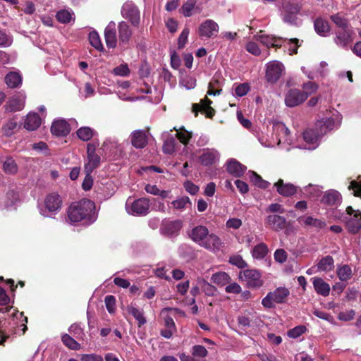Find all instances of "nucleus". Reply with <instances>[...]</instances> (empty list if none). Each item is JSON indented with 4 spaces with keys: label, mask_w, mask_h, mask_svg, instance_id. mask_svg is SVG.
Masks as SVG:
<instances>
[{
    "label": "nucleus",
    "mask_w": 361,
    "mask_h": 361,
    "mask_svg": "<svg viewBox=\"0 0 361 361\" xmlns=\"http://www.w3.org/2000/svg\"><path fill=\"white\" fill-rule=\"evenodd\" d=\"M67 221L71 224L82 222L86 226L93 224L97 218L94 202L87 199H82L71 204L67 210Z\"/></svg>",
    "instance_id": "f257e3e1"
},
{
    "label": "nucleus",
    "mask_w": 361,
    "mask_h": 361,
    "mask_svg": "<svg viewBox=\"0 0 361 361\" xmlns=\"http://www.w3.org/2000/svg\"><path fill=\"white\" fill-rule=\"evenodd\" d=\"M188 235L193 242L212 252H218L223 247L224 243L221 239L216 234L209 233L204 226H195Z\"/></svg>",
    "instance_id": "f03ea898"
},
{
    "label": "nucleus",
    "mask_w": 361,
    "mask_h": 361,
    "mask_svg": "<svg viewBox=\"0 0 361 361\" xmlns=\"http://www.w3.org/2000/svg\"><path fill=\"white\" fill-rule=\"evenodd\" d=\"M273 140L264 142L263 138H259L262 145L265 147H274L276 145L289 149L292 143L288 128L282 122L274 121L272 123Z\"/></svg>",
    "instance_id": "7ed1b4c3"
},
{
    "label": "nucleus",
    "mask_w": 361,
    "mask_h": 361,
    "mask_svg": "<svg viewBox=\"0 0 361 361\" xmlns=\"http://www.w3.org/2000/svg\"><path fill=\"white\" fill-rule=\"evenodd\" d=\"M273 140L264 142L263 138H259L262 145L265 147H274L276 145L289 149L292 143L288 128L282 122L274 121L272 123Z\"/></svg>",
    "instance_id": "20e7f679"
},
{
    "label": "nucleus",
    "mask_w": 361,
    "mask_h": 361,
    "mask_svg": "<svg viewBox=\"0 0 361 361\" xmlns=\"http://www.w3.org/2000/svg\"><path fill=\"white\" fill-rule=\"evenodd\" d=\"M62 206V199L57 193L46 195L44 201L38 204L39 214L44 217H51L59 212Z\"/></svg>",
    "instance_id": "39448f33"
},
{
    "label": "nucleus",
    "mask_w": 361,
    "mask_h": 361,
    "mask_svg": "<svg viewBox=\"0 0 361 361\" xmlns=\"http://www.w3.org/2000/svg\"><path fill=\"white\" fill-rule=\"evenodd\" d=\"M149 200L145 197L138 198L137 200L128 198L126 202V210L127 213L133 216H146L149 212Z\"/></svg>",
    "instance_id": "423d86ee"
},
{
    "label": "nucleus",
    "mask_w": 361,
    "mask_h": 361,
    "mask_svg": "<svg viewBox=\"0 0 361 361\" xmlns=\"http://www.w3.org/2000/svg\"><path fill=\"white\" fill-rule=\"evenodd\" d=\"M290 292L285 287L277 288L268 294L262 299V304L266 308H272L276 303H283L285 302Z\"/></svg>",
    "instance_id": "0eeeda50"
},
{
    "label": "nucleus",
    "mask_w": 361,
    "mask_h": 361,
    "mask_svg": "<svg viewBox=\"0 0 361 361\" xmlns=\"http://www.w3.org/2000/svg\"><path fill=\"white\" fill-rule=\"evenodd\" d=\"M342 115L336 110L332 112L329 118H322L316 123L317 128H319L322 134L325 135L328 132L337 129L341 126Z\"/></svg>",
    "instance_id": "6e6552de"
},
{
    "label": "nucleus",
    "mask_w": 361,
    "mask_h": 361,
    "mask_svg": "<svg viewBox=\"0 0 361 361\" xmlns=\"http://www.w3.org/2000/svg\"><path fill=\"white\" fill-rule=\"evenodd\" d=\"M346 214L348 215L345 220L348 231L353 234L361 233V213L349 206L346 208Z\"/></svg>",
    "instance_id": "1a4fd4ad"
},
{
    "label": "nucleus",
    "mask_w": 361,
    "mask_h": 361,
    "mask_svg": "<svg viewBox=\"0 0 361 361\" xmlns=\"http://www.w3.org/2000/svg\"><path fill=\"white\" fill-rule=\"evenodd\" d=\"M265 224L273 231H280L286 228V233L289 234L292 230L288 227L290 223H288L286 218L278 214H270L266 217Z\"/></svg>",
    "instance_id": "9d476101"
},
{
    "label": "nucleus",
    "mask_w": 361,
    "mask_h": 361,
    "mask_svg": "<svg viewBox=\"0 0 361 361\" xmlns=\"http://www.w3.org/2000/svg\"><path fill=\"white\" fill-rule=\"evenodd\" d=\"M284 66L278 61H273L267 64L266 79L270 83H275L284 72Z\"/></svg>",
    "instance_id": "9b49d317"
},
{
    "label": "nucleus",
    "mask_w": 361,
    "mask_h": 361,
    "mask_svg": "<svg viewBox=\"0 0 361 361\" xmlns=\"http://www.w3.org/2000/svg\"><path fill=\"white\" fill-rule=\"evenodd\" d=\"M121 14L123 18L130 20L132 25L137 26L140 23V11L133 1H127L124 3Z\"/></svg>",
    "instance_id": "f8f14e48"
},
{
    "label": "nucleus",
    "mask_w": 361,
    "mask_h": 361,
    "mask_svg": "<svg viewBox=\"0 0 361 361\" xmlns=\"http://www.w3.org/2000/svg\"><path fill=\"white\" fill-rule=\"evenodd\" d=\"M240 279L244 281L249 288H258L263 283L261 274L255 269H245L240 271Z\"/></svg>",
    "instance_id": "ddd939ff"
},
{
    "label": "nucleus",
    "mask_w": 361,
    "mask_h": 361,
    "mask_svg": "<svg viewBox=\"0 0 361 361\" xmlns=\"http://www.w3.org/2000/svg\"><path fill=\"white\" fill-rule=\"evenodd\" d=\"M306 100L302 90L297 88L290 89L285 94V104L288 107L298 106Z\"/></svg>",
    "instance_id": "4468645a"
},
{
    "label": "nucleus",
    "mask_w": 361,
    "mask_h": 361,
    "mask_svg": "<svg viewBox=\"0 0 361 361\" xmlns=\"http://www.w3.org/2000/svg\"><path fill=\"white\" fill-rule=\"evenodd\" d=\"M25 95L18 92L10 97L6 102L4 108L6 112H15L23 109L25 104Z\"/></svg>",
    "instance_id": "2eb2a0df"
},
{
    "label": "nucleus",
    "mask_w": 361,
    "mask_h": 361,
    "mask_svg": "<svg viewBox=\"0 0 361 361\" xmlns=\"http://www.w3.org/2000/svg\"><path fill=\"white\" fill-rule=\"evenodd\" d=\"M219 25L212 19H207L202 22L198 28L200 37L202 38H212L219 32Z\"/></svg>",
    "instance_id": "dca6fc26"
},
{
    "label": "nucleus",
    "mask_w": 361,
    "mask_h": 361,
    "mask_svg": "<svg viewBox=\"0 0 361 361\" xmlns=\"http://www.w3.org/2000/svg\"><path fill=\"white\" fill-rule=\"evenodd\" d=\"M334 42L337 46L342 48H346L353 40L354 31L353 28L347 27L336 32Z\"/></svg>",
    "instance_id": "f3484780"
},
{
    "label": "nucleus",
    "mask_w": 361,
    "mask_h": 361,
    "mask_svg": "<svg viewBox=\"0 0 361 361\" xmlns=\"http://www.w3.org/2000/svg\"><path fill=\"white\" fill-rule=\"evenodd\" d=\"M87 162L85 164L86 173H92L100 164V157L95 153L94 147L90 144L87 145Z\"/></svg>",
    "instance_id": "a211bd4d"
},
{
    "label": "nucleus",
    "mask_w": 361,
    "mask_h": 361,
    "mask_svg": "<svg viewBox=\"0 0 361 361\" xmlns=\"http://www.w3.org/2000/svg\"><path fill=\"white\" fill-rule=\"evenodd\" d=\"M70 130L71 128L68 122L61 118L54 121L51 127V133L58 137L66 136Z\"/></svg>",
    "instance_id": "6ab92c4d"
},
{
    "label": "nucleus",
    "mask_w": 361,
    "mask_h": 361,
    "mask_svg": "<svg viewBox=\"0 0 361 361\" xmlns=\"http://www.w3.org/2000/svg\"><path fill=\"white\" fill-rule=\"evenodd\" d=\"M279 195L283 197H290L297 192V186L290 183H284L283 180L279 179L274 185Z\"/></svg>",
    "instance_id": "aec40b11"
},
{
    "label": "nucleus",
    "mask_w": 361,
    "mask_h": 361,
    "mask_svg": "<svg viewBox=\"0 0 361 361\" xmlns=\"http://www.w3.org/2000/svg\"><path fill=\"white\" fill-rule=\"evenodd\" d=\"M324 135L322 134V132L319 128H317L315 126V128L314 129H307L303 133V138L304 140L313 146L310 147V149H315L318 145V141Z\"/></svg>",
    "instance_id": "412c9836"
},
{
    "label": "nucleus",
    "mask_w": 361,
    "mask_h": 361,
    "mask_svg": "<svg viewBox=\"0 0 361 361\" xmlns=\"http://www.w3.org/2000/svg\"><path fill=\"white\" fill-rule=\"evenodd\" d=\"M182 228V222L180 220L170 221L165 222L161 230V233L169 237L178 235Z\"/></svg>",
    "instance_id": "4be33fe9"
},
{
    "label": "nucleus",
    "mask_w": 361,
    "mask_h": 361,
    "mask_svg": "<svg viewBox=\"0 0 361 361\" xmlns=\"http://www.w3.org/2000/svg\"><path fill=\"white\" fill-rule=\"evenodd\" d=\"M104 37L106 46L109 48H114L117 44L116 25L111 21L105 28Z\"/></svg>",
    "instance_id": "5701e85b"
},
{
    "label": "nucleus",
    "mask_w": 361,
    "mask_h": 361,
    "mask_svg": "<svg viewBox=\"0 0 361 361\" xmlns=\"http://www.w3.org/2000/svg\"><path fill=\"white\" fill-rule=\"evenodd\" d=\"M42 118L35 112H30L25 118L23 127L27 130L33 131L37 130L41 125Z\"/></svg>",
    "instance_id": "b1692460"
},
{
    "label": "nucleus",
    "mask_w": 361,
    "mask_h": 361,
    "mask_svg": "<svg viewBox=\"0 0 361 361\" xmlns=\"http://www.w3.org/2000/svg\"><path fill=\"white\" fill-rule=\"evenodd\" d=\"M298 221L305 227L314 228L319 231L326 226V222L319 219L314 218L311 216H300Z\"/></svg>",
    "instance_id": "393cba45"
},
{
    "label": "nucleus",
    "mask_w": 361,
    "mask_h": 361,
    "mask_svg": "<svg viewBox=\"0 0 361 361\" xmlns=\"http://www.w3.org/2000/svg\"><path fill=\"white\" fill-rule=\"evenodd\" d=\"M132 145L137 149L143 148L147 144V136L144 130H136L130 135Z\"/></svg>",
    "instance_id": "a878e982"
},
{
    "label": "nucleus",
    "mask_w": 361,
    "mask_h": 361,
    "mask_svg": "<svg viewBox=\"0 0 361 361\" xmlns=\"http://www.w3.org/2000/svg\"><path fill=\"white\" fill-rule=\"evenodd\" d=\"M246 169L247 167L243 165L235 159H230L227 161L226 170L230 174L235 177L242 176Z\"/></svg>",
    "instance_id": "bb28decb"
},
{
    "label": "nucleus",
    "mask_w": 361,
    "mask_h": 361,
    "mask_svg": "<svg viewBox=\"0 0 361 361\" xmlns=\"http://www.w3.org/2000/svg\"><path fill=\"white\" fill-rule=\"evenodd\" d=\"M18 200V193L13 190H8L5 194L0 195V209L11 207Z\"/></svg>",
    "instance_id": "cd10ccee"
},
{
    "label": "nucleus",
    "mask_w": 361,
    "mask_h": 361,
    "mask_svg": "<svg viewBox=\"0 0 361 361\" xmlns=\"http://www.w3.org/2000/svg\"><path fill=\"white\" fill-rule=\"evenodd\" d=\"M56 18L62 24H73L75 20V15L71 8H63L56 12Z\"/></svg>",
    "instance_id": "c85d7f7f"
},
{
    "label": "nucleus",
    "mask_w": 361,
    "mask_h": 361,
    "mask_svg": "<svg viewBox=\"0 0 361 361\" xmlns=\"http://www.w3.org/2000/svg\"><path fill=\"white\" fill-rule=\"evenodd\" d=\"M219 158V153L218 151L212 149H207L200 157V161L204 166H210L215 164Z\"/></svg>",
    "instance_id": "c756f323"
},
{
    "label": "nucleus",
    "mask_w": 361,
    "mask_h": 361,
    "mask_svg": "<svg viewBox=\"0 0 361 361\" xmlns=\"http://www.w3.org/2000/svg\"><path fill=\"white\" fill-rule=\"evenodd\" d=\"M312 284L316 293L324 297L329 295L331 288L329 283H326L322 278L314 277L312 279Z\"/></svg>",
    "instance_id": "7c9ffc66"
},
{
    "label": "nucleus",
    "mask_w": 361,
    "mask_h": 361,
    "mask_svg": "<svg viewBox=\"0 0 361 361\" xmlns=\"http://www.w3.org/2000/svg\"><path fill=\"white\" fill-rule=\"evenodd\" d=\"M322 202L328 205H337L341 202V195L336 190H329L325 192Z\"/></svg>",
    "instance_id": "2f4dec72"
},
{
    "label": "nucleus",
    "mask_w": 361,
    "mask_h": 361,
    "mask_svg": "<svg viewBox=\"0 0 361 361\" xmlns=\"http://www.w3.org/2000/svg\"><path fill=\"white\" fill-rule=\"evenodd\" d=\"M118 29L120 43L123 44H127L132 35V32L128 24L125 21H121L118 25Z\"/></svg>",
    "instance_id": "473e14b6"
},
{
    "label": "nucleus",
    "mask_w": 361,
    "mask_h": 361,
    "mask_svg": "<svg viewBox=\"0 0 361 361\" xmlns=\"http://www.w3.org/2000/svg\"><path fill=\"white\" fill-rule=\"evenodd\" d=\"M102 149L106 154H114L121 151V145L115 138H107L103 142Z\"/></svg>",
    "instance_id": "72a5a7b5"
},
{
    "label": "nucleus",
    "mask_w": 361,
    "mask_h": 361,
    "mask_svg": "<svg viewBox=\"0 0 361 361\" xmlns=\"http://www.w3.org/2000/svg\"><path fill=\"white\" fill-rule=\"evenodd\" d=\"M212 103V101L206 97L201 100V104H193L192 111L195 113V116H197L198 111L201 109L204 110L208 116H212L214 113V109L210 106Z\"/></svg>",
    "instance_id": "f704fd0d"
},
{
    "label": "nucleus",
    "mask_w": 361,
    "mask_h": 361,
    "mask_svg": "<svg viewBox=\"0 0 361 361\" xmlns=\"http://www.w3.org/2000/svg\"><path fill=\"white\" fill-rule=\"evenodd\" d=\"M316 32L322 37H326L330 32V26L329 23L321 18H317L314 23Z\"/></svg>",
    "instance_id": "c9c22d12"
},
{
    "label": "nucleus",
    "mask_w": 361,
    "mask_h": 361,
    "mask_svg": "<svg viewBox=\"0 0 361 361\" xmlns=\"http://www.w3.org/2000/svg\"><path fill=\"white\" fill-rule=\"evenodd\" d=\"M255 37L257 40H259L262 44L267 46V47L281 46V39H276V37L270 35H256Z\"/></svg>",
    "instance_id": "e433bc0d"
},
{
    "label": "nucleus",
    "mask_w": 361,
    "mask_h": 361,
    "mask_svg": "<svg viewBox=\"0 0 361 361\" xmlns=\"http://www.w3.org/2000/svg\"><path fill=\"white\" fill-rule=\"evenodd\" d=\"M230 276L224 271H219L212 274L211 281L219 286H224L231 281Z\"/></svg>",
    "instance_id": "4c0bfd02"
},
{
    "label": "nucleus",
    "mask_w": 361,
    "mask_h": 361,
    "mask_svg": "<svg viewBox=\"0 0 361 361\" xmlns=\"http://www.w3.org/2000/svg\"><path fill=\"white\" fill-rule=\"evenodd\" d=\"M269 252V249L267 245L264 243H260L255 245L252 251L251 254L254 259H262Z\"/></svg>",
    "instance_id": "58836bf2"
},
{
    "label": "nucleus",
    "mask_w": 361,
    "mask_h": 361,
    "mask_svg": "<svg viewBox=\"0 0 361 361\" xmlns=\"http://www.w3.org/2000/svg\"><path fill=\"white\" fill-rule=\"evenodd\" d=\"M5 82L11 88L18 87L22 82V77L17 72H10L5 77Z\"/></svg>",
    "instance_id": "ea45409f"
},
{
    "label": "nucleus",
    "mask_w": 361,
    "mask_h": 361,
    "mask_svg": "<svg viewBox=\"0 0 361 361\" xmlns=\"http://www.w3.org/2000/svg\"><path fill=\"white\" fill-rule=\"evenodd\" d=\"M178 252L180 257L187 261L191 260L195 257L194 249L187 244L180 245L178 249Z\"/></svg>",
    "instance_id": "a19ab883"
},
{
    "label": "nucleus",
    "mask_w": 361,
    "mask_h": 361,
    "mask_svg": "<svg viewBox=\"0 0 361 361\" xmlns=\"http://www.w3.org/2000/svg\"><path fill=\"white\" fill-rule=\"evenodd\" d=\"M334 267V260L330 255L322 257L317 264V269L322 271H331Z\"/></svg>",
    "instance_id": "79ce46f5"
},
{
    "label": "nucleus",
    "mask_w": 361,
    "mask_h": 361,
    "mask_svg": "<svg viewBox=\"0 0 361 361\" xmlns=\"http://www.w3.org/2000/svg\"><path fill=\"white\" fill-rule=\"evenodd\" d=\"M336 274L341 281H347L352 277V269L348 264L338 265L336 269Z\"/></svg>",
    "instance_id": "37998d69"
},
{
    "label": "nucleus",
    "mask_w": 361,
    "mask_h": 361,
    "mask_svg": "<svg viewBox=\"0 0 361 361\" xmlns=\"http://www.w3.org/2000/svg\"><path fill=\"white\" fill-rule=\"evenodd\" d=\"M173 208L180 211H183L192 205L190 198L187 196L179 197L171 202Z\"/></svg>",
    "instance_id": "c03bdc74"
},
{
    "label": "nucleus",
    "mask_w": 361,
    "mask_h": 361,
    "mask_svg": "<svg viewBox=\"0 0 361 361\" xmlns=\"http://www.w3.org/2000/svg\"><path fill=\"white\" fill-rule=\"evenodd\" d=\"M176 311L177 309H173L171 307H166L164 308L161 312V317L164 319V326L166 328H171L172 329H176V324L173 318L169 314V312L171 311Z\"/></svg>",
    "instance_id": "a18cd8bd"
},
{
    "label": "nucleus",
    "mask_w": 361,
    "mask_h": 361,
    "mask_svg": "<svg viewBox=\"0 0 361 361\" xmlns=\"http://www.w3.org/2000/svg\"><path fill=\"white\" fill-rule=\"evenodd\" d=\"M197 0H186L180 8V13L185 17H190L196 8Z\"/></svg>",
    "instance_id": "49530a36"
},
{
    "label": "nucleus",
    "mask_w": 361,
    "mask_h": 361,
    "mask_svg": "<svg viewBox=\"0 0 361 361\" xmlns=\"http://www.w3.org/2000/svg\"><path fill=\"white\" fill-rule=\"evenodd\" d=\"M18 123L15 118L9 119L3 126L2 133L3 135L6 137H10L14 134L16 129L17 128Z\"/></svg>",
    "instance_id": "de8ad7c7"
},
{
    "label": "nucleus",
    "mask_w": 361,
    "mask_h": 361,
    "mask_svg": "<svg viewBox=\"0 0 361 361\" xmlns=\"http://www.w3.org/2000/svg\"><path fill=\"white\" fill-rule=\"evenodd\" d=\"M248 176L250 180L257 187L261 188H267L270 185V183L263 180L258 174L254 171H250Z\"/></svg>",
    "instance_id": "09e8293b"
},
{
    "label": "nucleus",
    "mask_w": 361,
    "mask_h": 361,
    "mask_svg": "<svg viewBox=\"0 0 361 361\" xmlns=\"http://www.w3.org/2000/svg\"><path fill=\"white\" fill-rule=\"evenodd\" d=\"M94 134V130L90 127H81L77 130V135L82 141H89Z\"/></svg>",
    "instance_id": "8fccbe9b"
},
{
    "label": "nucleus",
    "mask_w": 361,
    "mask_h": 361,
    "mask_svg": "<svg viewBox=\"0 0 361 361\" xmlns=\"http://www.w3.org/2000/svg\"><path fill=\"white\" fill-rule=\"evenodd\" d=\"M319 86L314 82L308 81L302 85V92L305 95L306 99L318 90Z\"/></svg>",
    "instance_id": "3c124183"
},
{
    "label": "nucleus",
    "mask_w": 361,
    "mask_h": 361,
    "mask_svg": "<svg viewBox=\"0 0 361 361\" xmlns=\"http://www.w3.org/2000/svg\"><path fill=\"white\" fill-rule=\"evenodd\" d=\"M173 130L177 131L176 137L180 142L184 145L188 143L189 140L192 137V132L186 130L183 126H181L179 129L174 127Z\"/></svg>",
    "instance_id": "603ef678"
},
{
    "label": "nucleus",
    "mask_w": 361,
    "mask_h": 361,
    "mask_svg": "<svg viewBox=\"0 0 361 361\" xmlns=\"http://www.w3.org/2000/svg\"><path fill=\"white\" fill-rule=\"evenodd\" d=\"M331 19L340 30L350 27L348 20L341 13L331 16Z\"/></svg>",
    "instance_id": "864d4df0"
},
{
    "label": "nucleus",
    "mask_w": 361,
    "mask_h": 361,
    "mask_svg": "<svg viewBox=\"0 0 361 361\" xmlns=\"http://www.w3.org/2000/svg\"><path fill=\"white\" fill-rule=\"evenodd\" d=\"M61 341L66 347L71 350H79L80 348V344L67 334L61 336Z\"/></svg>",
    "instance_id": "5fc2aeb1"
},
{
    "label": "nucleus",
    "mask_w": 361,
    "mask_h": 361,
    "mask_svg": "<svg viewBox=\"0 0 361 361\" xmlns=\"http://www.w3.org/2000/svg\"><path fill=\"white\" fill-rule=\"evenodd\" d=\"M128 311L138 322L139 326H142L146 323V319L143 315L142 311L140 310L133 306H130L128 307Z\"/></svg>",
    "instance_id": "6e6d98bb"
},
{
    "label": "nucleus",
    "mask_w": 361,
    "mask_h": 361,
    "mask_svg": "<svg viewBox=\"0 0 361 361\" xmlns=\"http://www.w3.org/2000/svg\"><path fill=\"white\" fill-rule=\"evenodd\" d=\"M89 41L90 44L99 51L104 49L99 34L96 31H92L89 34Z\"/></svg>",
    "instance_id": "4d7b16f0"
},
{
    "label": "nucleus",
    "mask_w": 361,
    "mask_h": 361,
    "mask_svg": "<svg viewBox=\"0 0 361 361\" xmlns=\"http://www.w3.org/2000/svg\"><path fill=\"white\" fill-rule=\"evenodd\" d=\"M284 46L288 49V54L293 55L297 54L298 48L300 47L298 39L296 38L285 39Z\"/></svg>",
    "instance_id": "13d9d810"
},
{
    "label": "nucleus",
    "mask_w": 361,
    "mask_h": 361,
    "mask_svg": "<svg viewBox=\"0 0 361 361\" xmlns=\"http://www.w3.org/2000/svg\"><path fill=\"white\" fill-rule=\"evenodd\" d=\"M112 73L116 76L126 77L130 74V69L127 63H122L115 67Z\"/></svg>",
    "instance_id": "bf43d9fd"
},
{
    "label": "nucleus",
    "mask_w": 361,
    "mask_h": 361,
    "mask_svg": "<svg viewBox=\"0 0 361 361\" xmlns=\"http://www.w3.org/2000/svg\"><path fill=\"white\" fill-rule=\"evenodd\" d=\"M176 140L173 137H171L167 138L163 145V152L165 154H171L175 151Z\"/></svg>",
    "instance_id": "052dcab7"
},
{
    "label": "nucleus",
    "mask_w": 361,
    "mask_h": 361,
    "mask_svg": "<svg viewBox=\"0 0 361 361\" xmlns=\"http://www.w3.org/2000/svg\"><path fill=\"white\" fill-rule=\"evenodd\" d=\"M250 90V86L248 83H241L237 85L235 87V96L241 97L246 95Z\"/></svg>",
    "instance_id": "680f3d73"
},
{
    "label": "nucleus",
    "mask_w": 361,
    "mask_h": 361,
    "mask_svg": "<svg viewBox=\"0 0 361 361\" xmlns=\"http://www.w3.org/2000/svg\"><path fill=\"white\" fill-rule=\"evenodd\" d=\"M192 355L195 357H205L207 356L208 352L204 346L201 345H195L192 348Z\"/></svg>",
    "instance_id": "e2e57ef3"
},
{
    "label": "nucleus",
    "mask_w": 361,
    "mask_h": 361,
    "mask_svg": "<svg viewBox=\"0 0 361 361\" xmlns=\"http://www.w3.org/2000/svg\"><path fill=\"white\" fill-rule=\"evenodd\" d=\"M180 84L187 90H192L196 86V80L192 76H185L180 80Z\"/></svg>",
    "instance_id": "0e129e2a"
},
{
    "label": "nucleus",
    "mask_w": 361,
    "mask_h": 361,
    "mask_svg": "<svg viewBox=\"0 0 361 361\" xmlns=\"http://www.w3.org/2000/svg\"><path fill=\"white\" fill-rule=\"evenodd\" d=\"M306 331V327L305 326H297L293 329L289 330L287 333L288 337L292 338H297L300 337L302 334H304Z\"/></svg>",
    "instance_id": "69168bd1"
},
{
    "label": "nucleus",
    "mask_w": 361,
    "mask_h": 361,
    "mask_svg": "<svg viewBox=\"0 0 361 361\" xmlns=\"http://www.w3.org/2000/svg\"><path fill=\"white\" fill-rule=\"evenodd\" d=\"M349 190L353 191L355 196L361 197V176L358 178V180H352L348 186Z\"/></svg>",
    "instance_id": "338daca9"
},
{
    "label": "nucleus",
    "mask_w": 361,
    "mask_h": 361,
    "mask_svg": "<svg viewBox=\"0 0 361 361\" xmlns=\"http://www.w3.org/2000/svg\"><path fill=\"white\" fill-rule=\"evenodd\" d=\"M80 361H104V358L102 355L95 353L82 354L80 355Z\"/></svg>",
    "instance_id": "774afa93"
}]
</instances>
